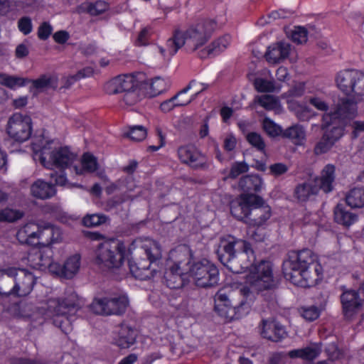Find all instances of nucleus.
<instances>
[{
	"mask_svg": "<svg viewBox=\"0 0 364 364\" xmlns=\"http://www.w3.org/2000/svg\"><path fill=\"white\" fill-rule=\"evenodd\" d=\"M178 156L182 163L193 168L203 167L205 164L204 156L193 145L180 146Z\"/></svg>",
	"mask_w": 364,
	"mask_h": 364,
	"instance_id": "4be33fe9",
	"label": "nucleus"
},
{
	"mask_svg": "<svg viewBox=\"0 0 364 364\" xmlns=\"http://www.w3.org/2000/svg\"><path fill=\"white\" fill-rule=\"evenodd\" d=\"M240 292L244 298L240 301V304L233 306L234 319H239L247 315L251 309V299H248L250 294L249 288L243 287L240 289Z\"/></svg>",
	"mask_w": 364,
	"mask_h": 364,
	"instance_id": "4c0bfd02",
	"label": "nucleus"
},
{
	"mask_svg": "<svg viewBox=\"0 0 364 364\" xmlns=\"http://www.w3.org/2000/svg\"><path fill=\"white\" fill-rule=\"evenodd\" d=\"M357 112L356 102L347 98H342L339 100L333 111L325 113L323 115H329L331 117V119L328 122L329 124L332 126H342L344 130L346 124L356 117Z\"/></svg>",
	"mask_w": 364,
	"mask_h": 364,
	"instance_id": "2eb2a0df",
	"label": "nucleus"
},
{
	"mask_svg": "<svg viewBox=\"0 0 364 364\" xmlns=\"http://www.w3.org/2000/svg\"><path fill=\"white\" fill-rule=\"evenodd\" d=\"M128 304L129 300L125 295L112 299H95L90 304V309L97 314H119L125 311Z\"/></svg>",
	"mask_w": 364,
	"mask_h": 364,
	"instance_id": "f3484780",
	"label": "nucleus"
},
{
	"mask_svg": "<svg viewBox=\"0 0 364 364\" xmlns=\"http://www.w3.org/2000/svg\"><path fill=\"white\" fill-rule=\"evenodd\" d=\"M291 46L288 43L279 42L269 46L265 54L266 60L270 63H277L288 57Z\"/></svg>",
	"mask_w": 364,
	"mask_h": 364,
	"instance_id": "c756f323",
	"label": "nucleus"
},
{
	"mask_svg": "<svg viewBox=\"0 0 364 364\" xmlns=\"http://www.w3.org/2000/svg\"><path fill=\"white\" fill-rule=\"evenodd\" d=\"M136 336V329L128 325L122 324L114 332L113 341L114 343L119 348L126 349L134 344Z\"/></svg>",
	"mask_w": 364,
	"mask_h": 364,
	"instance_id": "5701e85b",
	"label": "nucleus"
},
{
	"mask_svg": "<svg viewBox=\"0 0 364 364\" xmlns=\"http://www.w3.org/2000/svg\"><path fill=\"white\" fill-rule=\"evenodd\" d=\"M326 353L328 356L329 360L319 361L316 364H332V361L337 360L341 356V353L336 345L331 343L326 348Z\"/></svg>",
	"mask_w": 364,
	"mask_h": 364,
	"instance_id": "13d9d810",
	"label": "nucleus"
},
{
	"mask_svg": "<svg viewBox=\"0 0 364 364\" xmlns=\"http://www.w3.org/2000/svg\"><path fill=\"white\" fill-rule=\"evenodd\" d=\"M49 264L45 266V270L48 269L52 274L64 277V264L62 266L58 262H53V250L48 249Z\"/></svg>",
	"mask_w": 364,
	"mask_h": 364,
	"instance_id": "4d7b16f0",
	"label": "nucleus"
},
{
	"mask_svg": "<svg viewBox=\"0 0 364 364\" xmlns=\"http://www.w3.org/2000/svg\"><path fill=\"white\" fill-rule=\"evenodd\" d=\"M215 311L228 321L234 320V310L228 296L220 291L215 296Z\"/></svg>",
	"mask_w": 364,
	"mask_h": 364,
	"instance_id": "c85d7f7f",
	"label": "nucleus"
},
{
	"mask_svg": "<svg viewBox=\"0 0 364 364\" xmlns=\"http://www.w3.org/2000/svg\"><path fill=\"white\" fill-rule=\"evenodd\" d=\"M220 249L225 254V255L224 254L220 255L221 262L235 274L240 272V267L237 266L238 262L235 257L240 260L248 259V264L256 260L250 244L232 235H227L221 239Z\"/></svg>",
	"mask_w": 364,
	"mask_h": 364,
	"instance_id": "0eeeda50",
	"label": "nucleus"
},
{
	"mask_svg": "<svg viewBox=\"0 0 364 364\" xmlns=\"http://www.w3.org/2000/svg\"><path fill=\"white\" fill-rule=\"evenodd\" d=\"M145 96L142 87H136V89L124 92L121 102L125 106H133Z\"/></svg>",
	"mask_w": 364,
	"mask_h": 364,
	"instance_id": "c03bdc74",
	"label": "nucleus"
},
{
	"mask_svg": "<svg viewBox=\"0 0 364 364\" xmlns=\"http://www.w3.org/2000/svg\"><path fill=\"white\" fill-rule=\"evenodd\" d=\"M346 203L353 208L364 207V188H354L346 196Z\"/></svg>",
	"mask_w": 364,
	"mask_h": 364,
	"instance_id": "79ce46f5",
	"label": "nucleus"
},
{
	"mask_svg": "<svg viewBox=\"0 0 364 364\" xmlns=\"http://www.w3.org/2000/svg\"><path fill=\"white\" fill-rule=\"evenodd\" d=\"M71 295L69 300L61 301L58 298H50L39 308L45 319H52L55 326L59 327L63 332L68 333L72 330V316L75 314L79 308Z\"/></svg>",
	"mask_w": 364,
	"mask_h": 364,
	"instance_id": "423d86ee",
	"label": "nucleus"
},
{
	"mask_svg": "<svg viewBox=\"0 0 364 364\" xmlns=\"http://www.w3.org/2000/svg\"><path fill=\"white\" fill-rule=\"evenodd\" d=\"M141 84L145 95L153 97L167 90L171 85V80L168 77H156L146 81L144 76L141 78Z\"/></svg>",
	"mask_w": 364,
	"mask_h": 364,
	"instance_id": "b1692460",
	"label": "nucleus"
},
{
	"mask_svg": "<svg viewBox=\"0 0 364 364\" xmlns=\"http://www.w3.org/2000/svg\"><path fill=\"white\" fill-rule=\"evenodd\" d=\"M23 216V213L16 209L5 208L0 211V221L14 222Z\"/></svg>",
	"mask_w": 364,
	"mask_h": 364,
	"instance_id": "603ef678",
	"label": "nucleus"
},
{
	"mask_svg": "<svg viewBox=\"0 0 364 364\" xmlns=\"http://www.w3.org/2000/svg\"><path fill=\"white\" fill-rule=\"evenodd\" d=\"M124 134L130 139L136 141L144 140L146 135V129L141 125H134L129 127L127 132Z\"/></svg>",
	"mask_w": 364,
	"mask_h": 364,
	"instance_id": "de8ad7c7",
	"label": "nucleus"
},
{
	"mask_svg": "<svg viewBox=\"0 0 364 364\" xmlns=\"http://www.w3.org/2000/svg\"><path fill=\"white\" fill-rule=\"evenodd\" d=\"M249 166L245 162H235L230 168L229 178H236L240 174L247 172Z\"/></svg>",
	"mask_w": 364,
	"mask_h": 364,
	"instance_id": "bf43d9fd",
	"label": "nucleus"
},
{
	"mask_svg": "<svg viewBox=\"0 0 364 364\" xmlns=\"http://www.w3.org/2000/svg\"><path fill=\"white\" fill-rule=\"evenodd\" d=\"M260 327L261 336L269 341L278 342L287 336L284 326L274 319H263Z\"/></svg>",
	"mask_w": 364,
	"mask_h": 364,
	"instance_id": "aec40b11",
	"label": "nucleus"
},
{
	"mask_svg": "<svg viewBox=\"0 0 364 364\" xmlns=\"http://www.w3.org/2000/svg\"><path fill=\"white\" fill-rule=\"evenodd\" d=\"M36 282L34 274L26 269H0V294L26 296L32 291Z\"/></svg>",
	"mask_w": 364,
	"mask_h": 364,
	"instance_id": "39448f33",
	"label": "nucleus"
},
{
	"mask_svg": "<svg viewBox=\"0 0 364 364\" xmlns=\"http://www.w3.org/2000/svg\"><path fill=\"white\" fill-rule=\"evenodd\" d=\"M239 187L245 192H260L264 188V181L257 174L247 175L240 178Z\"/></svg>",
	"mask_w": 364,
	"mask_h": 364,
	"instance_id": "c9c22d12",
	"label": "nucleus"
},
{
	"mask_svg": "<svg viewBox=\"0 0 364 364\" xmlns=\"http://www.w3.org/2000/svg\"><path fill=\"white\" fill-rule=\"evenodd\" d=\"M356 70H346L338 73L336 82L338 87L346 95L353 93V81H355Z\"/></svg>",
	"mask_w": 364,
	"mask_h": 364,
	"instance_id": "473e14b6",
	"label": "nucleus"
},
{
	"mask_svg": "<svg viewBox=\"0 0 364 364\" xmlns=\"http://www.w3.org/2000/svg\"><path fill=\"white\" fill-rule=\"evenodd\" d=\"M262 198L253 193H242L230 204L232 216L246 223L250 220L255 205L262 204Z\"/></svg>",
	"mask_w": 364,
	"mask_h": 364,
	"instance_id": "4468645a",
	"label": "nucleus"
},
{
	"mask_svg": "<svg viewBox=\"0 0 364 364\" xmlns=\"http://www.w3.org/2000/svg\"><path fill=\"white\" fill-rule=\"evenodd\" d=\"M149 33V28L147 27L144 28L137 37L136 44L139 46H145L147 44L148 37Z\"/></svg>",
	"mask_w": 364,
	"mask_h": 364,
	"instance_id": "338daca9",
	"label": "nucleus"
},
{
	"mask_svg": "<svg viewBox=\"0 0 364 364\" xmlns=\"http://www.w3.org/2000/svg\"><path fill=\"white\" fill-rule=\"evenodd\" d=\"M108 9L109 4L104 1H97L95 3L85 2L77 9L78 13L86 12L91 16H98Z\"/></svg>",
	"mask_w": 364,
	"mask_h": 364,
	"instance_id": "ea45409f",
	"label": "nucleus"
},
{
	"mask_svg": "<svg viewBox=\"0 0 364 364\" xmlns=\"http://www.w3.org/2000/svg\"><path fill=\"white\" fill-rule=\"evenodd\" d=\"M302 315L306 320L311 321L319 316L320 311L316 306H312L304 309Z\"/></svg>",
	"mask_w": 364,
	"mask_h": 364,
	"instance_id": "0e129e2a",
	"label": "nucleus"
},
{
	"mask_svg": "<svg viewBox=\"0 0 364 364\" xmlns=\"http://www.w3.org/2000/svg\"><path fill=\"white\" fill-rule=\"evenodd\" d=\"M5 129L11 140L17 143H23L32 135V119L27 114L15 112L9 117Z\"/></svg>",
	"mask_w": 364,
	"mask_h": 364,
	"instance_id": "f8f14e48",
	"label": "nucleus"
},
{
	"mask_svg": "<svg viewBox=\"0 0 364 364\" xmlns=\"http://www.w3.org/2000/svg\"><path fill=\"white\" fill-rule=\"evenodd\" d=\"M127 247L119 240L106 241L96 250V263L102 267L119 269L124 264Z\"/></svg>",
	"mask_w": 364,
	"mask_h": 364,
	"instance_id": "9b49d317",
	"label": "nucleus"
},
{
	"mask_svg": "<svg viewBox=\"0 0 364 364\" xmlns=\"http://www.w3.org/2000/svg\"><path fill=\"white\" fill-rule=\"evenodd\" d=\"M254 87L259 92H279L282 87L277 84L272 77L271 72L264 70L260 76L254 80Z\"/></svg>",
	"mask_w": 364,
	"mask_h": 364,
	"instance_id": "cd10ccee",
	"label": "nucleus"
},
{
	"mask_svg": "<svg viewBox=\"0 0 364 364\" xmlns=\"http://www.w3.org/2000/svg\"><path fill=\"white\" fill-rule=\"evenodd\" d=\"M245 260L239 268V274L246 273L243 277L246 284L256 291L271 289L276 287L277 282L271 262L262 260L256 264L255 260L248 264V259Z\"/></svg>",
	"mask_w": 364,
	"mask_h": 364,
	"instance_id": "6e6552de",
	"label": "nucleus"
},
{
	"mask_svg": "<svg viewBox=\"0 0 364 364\" xmlns=\"http://www.w3.org/2000/svg\"><path fill=\"white\" fill-rule=\"evenodd\" d=\"M246 139L247 141L258 151L264 152L265 144L260 134L256 132H250L247 134Z\"/></svg>",
	"mask_w": 364,
	"mask_h": 364,
	"instance_id": "6e6d98bb",
	"label": "nucleus"
},
{
	"mask_svg": "<svg viewBox=\"0 0 364 364\" xmlns=\"http://www.w3.org/2000/svg\"><path fill=\"white\" fill-rule=\"evenodd\" d=\"M262 127L265 132L270 136L274 137L282 134V127L268 117H264Z\"/></svg>",
	"mask_w": 364,
	"mask_h": 364,
	"instance_id": "8fccbe9b",
	"label": "nucleus"
},
{
	"mask_svg": "<svg viewBox=\"0 0 364 364\" xmlns=\"http://www.w3.org/2000/svg\"><path fill=\"white\" fill-rule=\"evenodd\" d=\"M29 82H31L30 80ZM57 79L48 75H41L39 78L32 80L33 87L37 90H42L53 85H56Z\"/></svg>",
	"mask_w": 364,
	"mask_h": 364,
	"instance_id": "09e8293b",
	"label": "nucleus"
},
{
	"mask_svg": "<svg viewBox=\"0 0 364 364\" xmlns=\"http://www.w3.org/2000/svg\"><path fill=\"white\" fill-rule=\"evenodd\" d=\"M191 250L186 245H180L170 251L164 275L168 287L181 288L188 277L198 287H212L218 284L219 270L213 263L203 259L191 264Z\"/></svg>",
	"mask_w": 364,
	"mask_h": 364,
	"instance_id": "f257e3e1",
	"label": "nucleus"
},
{
	"mask_svg": "<svg viewBox=\"0 0 364 364\" xmlns=\"http://www.w3.org/2000/svg\"><path fill=\"white\" fill-rule=\"evenodd\" d=\"M53 26L49 22L45 21L41 23L38 28V37L39 39L47 40L53 32Z\"/></svg>",
	"mask_w": 364,
	"mask_h": 364,
	"instance_id": "052dcab7",
	"label": "nucleus"
},
{
	"mask_svg": "<svg viewBox=\"0 0 364 364\" xmlns=\"http://www.w3.org/2000/svg\"><path fill=\"white\" fill-rule=\"evenodd\" d=\"M231 43V37L228 34H225L215 39L211 44L204 47L199 51L200 57L202 58L209 55H216L224 51Z\"/></svg>",
	"mask_w": 364,
	"mask_h": 364,
	"instance_id": "7c9ffc66",
	"label": "nucleus"
},
{
	"mask_svg": "<svg viewBox=\"0 0 364 364\" xmlns=\"http://www.w3.org/2000/svg\"><path fill=\"white\" fill-rule=\"evenodd\" d=\"M336 168L332 164H327L321 172L319 177L299 184L294 191V196L301 202H305L311 197L318 195L320 190L329 193L333 190L335 180Z\"/></svg>",
	"mask_w": 364,
	"mask_h": 364,
	"instance_id": "1a4fd4ad",
	"label": "nucleus"
},
{
	"mask_svg": "<svg viewBox=\"0 0 364 364\" xmlns=\"http://www.w3.org/2000/svg\"><path fill=\"white\" fill-rule=\"evenodd\" d=\"M80 267V256L74 255L68 257L64 263V278L71 279L79 271Z\"/></svg>",
	"mask_w": 364,
	"mask_h": 364,
	"instance_id": "37998d69",
	"label": "nucleus"
},
{
	"mask_svg": "<svg viewBox=\"0 0 364 364\" xmlns=\"http://www.w3.org/2000/svg\"><path fill=\"white\" fill-rule=\"evenodd\" d=\"M107 219L103 214H90L83 218L82 223L86 227H95L105 223Z\"/></svg>",
	"mask_w": 364,
	"mask_h": 364,
	"instance_id": "5fc2aeb1",
	"label": "nucleus"
},
{
	"mask_svg": "<svg viewBox=\"0 0 364 364\" xmlns=\"http://www.w3.org/2000/svg\"><path fill=\"white\" fill-rule=\"evenodd\" d=\"M31 192L33 197L45 200L55 196L56 190L54 185L38 179L32 184Z\"/></svg>",
	"mask_w": 364,
	"mask_h": 364,
	"instance_id": "2f4dec72",
	"label": "nucleus"
},
{
	"mask_svg": "<svg viewBox=\"0 0 364 364\" xmlns=\"http://www.w3.org/2000/svg\"><path fill=\"white\" fill-rule=\"evenodd\" d=\"M63 242L61 230L50 223L40 224V231L38 234L36 245L41 247L51 249L52 246Z\"/></svg>",
	"mask_w": 364,
	"mask_h": 364,
	"instance_id": "6ab92c4d",
	"label": "nucleus"
},
{
	"mask_svg": "<svg viewBox=\"0 0 364 364\" xmlns=\"http://www.w3.org/2000/svg\"><path fill=\"white\" fill-rule=\"evenodd\" d=\"M216 27L214 20L201 19L186 31H176L173 36L166 41L165 46H157L158 51L166 60H170L183 46L188 51H200Z\"/></svg>",
	"mask_w": 364,
	"mask_h": 364,
	"instance_id": "7ed1b4c3",
	"label": "nucleus"
},
{
	"mask_svg": "<svg viewBox=\"0 0 364 364\" xmlns=\"http://www.w3.org/2000/svg\"><path fill=\"white\" fill-rule=\"evenodd\" d=\"M309 103L319 111L326 112L328 109V103L321 97L314 96L309 98Z\"/></svg>",
	"mask_w": 364,
	"mask_h": 364,
	"instance_id": "680f3d73",
	"label": "nucleus"
},
{
	"mask_svg": "<svg viewBox=\"0 0 364 364\" xmlns=\"http://www.w3.org/2000/svg\"><path fill=\"white\" fill-rule=\"evenodd\" d=\"M288 35L293 42L298 44L306 43L307 41V31L301 26L294 27Z\"/></svg>",
	"mask_w": 364,
	"mask_h": 364,
	"instance_id": "864d4df0",
	"label": "nucleus"
},
{
	"mask_svg": "<svg viewBox=\"0 0 364 364\" xmlns=\"http://www.w3.org/2000/svg\"><path fill=\"white\" fill-rule=\"evenodd\" d=\"M255 102L267 110H273L279 113L282 109L279 98L273 95H264L257 96Z\"/></svg>",
	"mask_w": 364,
	"mask_h": 364,
	"instance_id": "a19ab883",
	"label": "nucleus"
},
{
	"mask_svg": "<svg viewBox=\"0 0 364 364\" xmlns=\"http://www.w3.org/2000/svg\"><path fill=\"white\" fill-rule=\"evenodd\" d=\"M288 166L282 163H276L269 166L270 173L274 176H280L288 171Z\"/></svg>",
	"mask_w": 364,
	"mask_h": 364,
	"instance_id": "69168bd1",
	"label": "nucleus"
},
{
	"mask_svg": "<svg viewBox=\"0 0 364 364\" xmlns=\"http://www.w3.org/2000/svg\"><path fill=\"white\" fill-rule=\"evenodd\" d=\"M282 136L290 139L296 146L304 145L306 141V130L300 124H294L286 129Z\"/></svg>",
	"mask_w": 364,
	"mask_h": 364,
	"instance_id": "e433bc0d",
	"label": "nucleus"
},
{
	"mask_svg": "<svg viewBox=\"0 0 364 364\" xmlns=\"http://www.w3.org/2000/svg\"><path fill=\"white\" fill-rule=\"evenodd\" d=\"M352 94L357 101L364 99V73L356 70Z\"/></svg>",
	"mask_w": 364,
	"mask_h": 364,
	"instance_id": "49530a36",
	"label": "nucleus"
},
{
	"mask_svg": "<svg viewBox=\"0 0 364 364\" xmlns=\"http://www.w3.org/2000/svg\"><path fill=\"white\" fill-rule=\"evenodd\" d=\"M143 77V73L118 75L106 82L104 88L109 95L127 92L136 87H141Z\"/></svg>",
	"mask_w": 364,
	"mask_h": 364,
	"instance_id": "dca6fc26",
	"label": "nucleus"
},
{
	"mask_svg": "<svg viewBox=\"0 0 364 364\" xmlns=\"http://www.w3.org/2000/svg\"><path fill=\"white\" fill-rule=\"evenodd\" d=\"M53 38L56 43L63 44L69 39L70 36L65 31H58L53 34Z\"/></svg>",
	"mask_w": 364,
	"mask_h": 364,
	"instance_id": "774afa93",
	"label": "nucleus"
},
{
	"mask_svg": "<svg viewBox=\"0 0 364 364\" xmlns=\"http://www.w3.org/2000/svg\"><path fill=\"white\" fill-rule=\"evenodd\" d=\"M52 141H43L32 144L33 158L39 161L44 167L53 168L56 167L60 169V173H51L50 177L54 178L55 183L59 186H65L68 180L64 169L71 168L77 161V155L71 151L68 146L53 148Z\"/></svg>",
	"mask_w": 364,
	"mask_h": 364,
	"instance_id": "20e7f679",
	"label": "nucleus"
},
{
	"mask_svg": "<svg viewBox=\"0 0 364 364\" xmlns=\"http://www.w3.org/2000/svg\"><path fill=\"white\" fill-rule=\"evenodd\" d=\"M282 271L287 280L304 288L315 285L323 274L316 255L309 249L290 251L283 262Z\"/></svg>",
	"mask_w": 364,
	"mask_h": 364,
	"instance_id": "f03ea898",
	"label": "nucleus"
},
{
	"mask_svg": "<svg viewBox=\"0 0 364 364\" xmlns=\"http://www.w3.org/2000/svg\"><path fill=\"white\" fill-rule=\"evenodd\" d=\"M305 82H296L291 89L282 95V97L287 99L288 107L294 112L297 118L301 121H307L311 117V109L306 106L300 105L291 97H300L305 93Z\"/></svg>",
	"mask_w": 364,
	"mask_h": 364,
	"instance_id": "a211bd4d",
	"label": "nucleus"
},
{
	"mask_svg": "<svg viewBox=\"0 0 364 364\" xmlns=\"http://www.w3.org/2000/svg\"><path fill=\"white\" fill-rule=\"evenodd\" d=\"M28 266L35 269L45 270V266L49 264L48 249L35 250L28 253L26 258Z\"/></svg>",
	"mask_w": 364,
	"mask_h": 364,
	"instance_id": "72a5a7b5",
	"label": "nucleus"
},
{
	"mask_svg": "<svg viewBox=\"0 0 364 364\" xmlns=\"http://www.w3.org/2000/svg\"><path fill=\"white\" fill-rule=\"evenodd\" d=\"M330 119L329 115H323L321 128L323 133L314 148L315 155L318 156L328 152L344 134L343 127L339 125L329 124Z\"/></svg>",
	"mask_w": 364,
	"mask_h": 364,
	"instance_id": "ddd939ff",
	"label": "nucleus"
},
{
	"mask_svg": "<svg viewBox=\"0 0 364 364\" xmlns=\"http://www.w3.org/2000/svg\"><path fill=\"white\" fill-rule=\"evenodd\" d=\"M18 28L24 35L29 34L33 29V24L31 18L28 16L21 18L18 21Z\"/></svg>",
	"mask_w": 364,
	"mask_h": 364,
	"instance_id": "e2e57ef3",
	"label": "nucleus"
},
{
	"mask_svg": "<svg viewBox=\"0 0 364 364\" xmlns=\"http://www.w3.org/2000/svg\"><path fill=\"white\" fill-rule=\"evenodd\" d=\"M140 242L147 259L129 262V269L136 279L146 280L154 277L156 274V269L151 267V264L161 257V250L159 243L150 238L141 240Z\"/></svg>",
	"mask_w": 364,
	"mask_h": 364,
	"instance_id": "9d476101",
	"label": "nucleus"
},
{
	"mask_svg": "<svg viewBox=\"0 0 364 364\" xmlns=\"http://www.w3.org/2000/svg\"><path fill=\"white\" fill-rule=\"evenodd\" d=\"M39 231L40 223L29 222L18 229L16 232V238L21 244L36 245Z\"/></svg>",
	"mask_w": 364,
	"mask_h": 364,
	"instance_id": "a878e982",
	"label": "nucleus"
},
{
	"mask_svg": "<svg viewBox=\"0 0 364 364\" xmlns=\"http://www.w3.org/2000/svg\"><path fill=\"white\" fill-rule=\"evenodd\" d=\"M335 221L346 227H349L358 220V215L348 210L343 204H338L333 211Z\"/></svg>",
	"mask_w": 364,
	"mask_h": 364,
	"instance_id": "f704fd0d",
	"label": "nucleus"
},
{
	"mask_svg": "<svg viewBox=\"0 0 364 364\" xmlns=\"http://www.w3.org/2000/svg\"><path fill=\"white\" fill-rule=\"evenodd\" d=\"M321 353L320 343H314L302 348L303 360L311 361L316 359Z\"/></svg>",
	"mask_w": 364,
	"mask_h": 364,
	"instance_id": "3c124183",
	"label": "nucleus"
},
{
	"mask_svg": "<svg viewBox=\"0 0 364 364\" xmlns=\"http://www.w3.org/2000/svg\"><path fill=\"white\" fill-rule=\"evenodd\" d=\"M30 80L23 77L11 76L4 73L0 74V84L11 89L26 85Z\"/></svg>",
	"mask_w": 364,
	"mask_h": 364,
	"instance_id": "a18cd8bd",
	"label": "nucleus"
},
{
	"mask_svg": "<svg viewBox=\"0 0 364 364\" xmlns=\"http://www.w3.org/2000/svg\"><path fill=\"white\" fill-rule=\"evenodd\" d=\"M195 84L196 81H191L186 87H184L180 92H178L173 97L164 101L160 105V109L164 112H168L172 110L175 107L186 106L190 104L193 100H195V98L197 97V95L200 91L193 95L189 99L187 100H179L178 97L183 94H186Z\"/></svg>",
	"mask_w": 364,
	"mask_h": 364,
	"instance_id": "bb28decb",
	"label": "nucleus"
},
{
	"mask_svg": "<svg viewBox=\"0 0 364 364\" xmlns=\"http://www.w3.org/2000/svg\"><path fill=\"white\" fill-rule=\"evenodd\" d=\"M341 300L343 314L348 319H350L357 313L364 301L359 293L354 290L345 291L341 296Z\"/></svg>",
	"mask_w": 364,
	"mask_h": 364,
	"instance_id": "412c9836",
	"label": "nucleus"
},
{
	"mask_svg": "<svg viewBox=\"0 0 364 364\" xmlns=\"http://www.w3.org/2000/svg\"><path fill=\"white\" fill-rule=\"evenodd\" d=\"M98 164L97 159L90 153H85L81 159V166L75 165L73 166L76 174H83L85 173H92L97 169Z\"/></svg>",
	"mask_w": 364,
	"mask_h": 364,
	"instance_id": "58836bf2",
	"label": "nucleus"
},
{
	"mask_svg": "<svg viewBox=\"0 0 364 364\" xmlns=\"http://www.w3.org/2000/svg\"><path fill=\"white\" fill-rule=\"evenodd\" d=\"M272 208L262 198V204L255 205L252 215L247 223L252 227H264L272 216Z\"/></svg>",
	"mask_w": 364,
	"mask_h": 364,
	"instance_id": "393cba45",
	"label": "nucleus"
}]
</instances>
